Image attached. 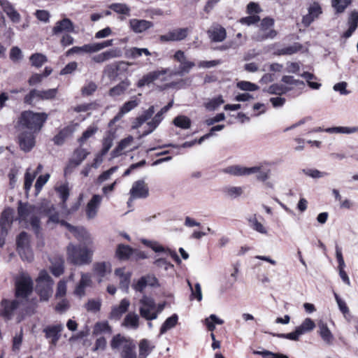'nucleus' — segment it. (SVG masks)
I'll return each instance as SVG.
<instances>
[{
  "mask_svg": "<svg viewBox=\"0 0 358 358\" xmlns=\"http://www.w3.org/2000/svg\"><path fill=\"white\" fill-rule=\"evenodd\" d=\"M74 236L80 242L79 245L70 243L66 248L68 259L75 265L89 264L92 261L95 250L93 240L89 232L83 227H76L66 222H62Z\"/></svg>",
  "mask_w": 358,
  "mask_h": 358,
  "instance_id": "nucleus-1",
  "label": "nucleus"
},
{
  "mask_svg": "<svg viewBox=\"0 0 358 358\" xmlns=\"http://www.w3.org/2000/svg\"><path fill=\"white\" fill-rule=\"evenodd\" d=\"M17 213L20 222H24L25 224H30L36 234L40 231V220L38 217L39 209L38 207L20 202L17 208Z\"/></svg>",
  "mask_w": 358,
  "mask_h": 358,
  "instance_id": "nucleus-2",
  "label": "nucleus"
},
{
  "mask_svg": "<svg viewBox=\"0 0 358 358\" xmlns=\"http://www.w3.org/2000/svg\"><path fill=\"white\" fill-rule=\"evenodd\" d=\"M47 118L48 115L45 113H34L31 110H25L21 113L18 124L36 132L41 130Z\"/></svg>",
  "mask_w": 358,
  "mask_h": 358,
  "instance_id": "nucleus-3",
  "label": "nucleus"
},
{
  "mask_svg": "<svg viewBox=\"0 0 358 358\" xmlns=\"http://www.w3.org/2000/svg\"><path fill=\"white\" fill-rule=\"evenodd\" d=\"M26 306V303L17 298L13 300L3 299L1 302L0 315L7 320H10L15 315L20 317Z\"/></svg>",
  "mask_w": 358,
  "mask_h": 358,
  "instance_id": "nucleus-4",
  "label": "nucleus"
},
{
  "mask_svg": "<svg viewBox=\"0 0 358 358\" xmlns=\"http://www.w3.org/2000/svg\"><path fill=\"white\" fill-rule=\"evenodd\" d=\"M33 290V282L27 274L22 273L15 279V298L27 304L28 297Z\"/></svg>",
  "mask_w": 358,
  "mask_h": 358,
  "instance_id": "nucleus-5",
  "label": "nucleus"
},
{
  "mask_svg": "<svg viewBox=\"0 0 358 358\" xmlns=\"http://www.w3.org/2000/svg\"><path fill=\"white\" fill-rule=\"evenodd\" d=\"M273 19L269 17L263 19L257 31L252 35V39L256 41H263L275 38L277 32L273 29Z\"/></svg>",
  "mask_w": 358,
  "mask_h": 358,
  "instance_id": "nucleus-6",
  "label": "nucleus"
},
{
  "mask_svg": "<svg viewBox=\"0 0 358 358\" xmlns=\"http://www.w3.org/2000/svg\"><path fill=\"white\" fill-rule=\"evenodd\" d=\"M173 59L179 63V66L172 73L173 75L183 76L188 74L195 66V63L189 60L185 52L180 50H177L175 52Z\"/></svg>",
  "mask_w": 358,
  "mask_h": 358,
  "instance_id": "nucleus-7",
  "label": "nucleus"
},
{
  "mask_svg": "<svg viewBox=\"0 0 358 358\" xmlns=\"http://www.w3.org/2000/svg\"><path fill=\"white\" fill-rule=\"evenodd\" d=\"M140 304L139 312L142 317L149 321L157 318L158 312H156V304L151 297L144 295L140 300Z\"/></svg>",
  "mask_w": 358,
  "mask_h": 358,
  "instance_id": "nucleus-8",
  "label": "nucleus"
},
{
  "mask_svg": "<svg viewBox=\"0 0 358 358\" xmlns=\"http://www.w3.org/2000/svg\"><path fill=\"white\" fill-rule=\"evenodd\" d=\"M13 210L10 208L5 209L1 214L0 217V247H2L5 243V237L7 235L8 228L13 222Z\"/></svg>",
  "mask_w": 358,
  "mask_h": 358,
  "instance_id": "nucleus-9",
  "label": "nucleus"
},
{
  "mask_svg": "<svg viewBox=\"0 0 358 358\" xmlns=\"http://www.w3.org/2000/svg\"><path fill=\"white\" fill-rule=\"evenodd\" d=\"M129 194L130 198L128 201V204L134 199L146 198L149 194L148 187L144 180H140L136 181L132 185Z\"/></svg>",
  "mask_w": 358,
  "mask_h": 358,
  "instance_id": "nucleus-10",
  "label": "nucleus"
},
{
  "mask_svg": "<svg viewBox=\"0 0 358 358\" xmlns=\"http://www.w3.org/2000/svg\"><path fill=\"white\" fill-rule=\"evenodd\" d=\"M34 131H22L18 135V143L20 149L28 152L35 146L36 140Z\"/></svg>",
  "mask_w": 358,
  "mask_h": 358,
  "instance_id": "nucleus-11",
  "label": "nucleus"
},
{
  "mask_svg": "<svg viewBox=\"0 0 358 358\" xmlns=\"http://www.w3.org/2000/svg\"><path fill=\"white\" fill-rule=\"evenodd\" d=\"M257 168L247 167L239 164L229 166L223 169V173L233 176H249L255 173Z\"/></svg>",
  "mask_w": 358,
  "mask_h": 358,
  "instance_id": "nucleus-12",
  "label": "nucleus"
},
{
  "mask_svg": "<svg viewBox=\"0 0 358 358\" xmlns=\"http://www.w3.org/2000/svg\"><path fill=\"white\" fill-rule=\"evenodd\" d=\"M188 28H178L161 35L159 39L162 42L179 41L185 39L189 34Z\"/></svg>",
  "mask_w": 358,
  "mask_h": 358,
  "instance_id": "nucleus-13",
  "label": "nucleus"
},
{
  "mask_svg": "<svg viewBox=\"0 0 358 358\" xmlns=\"http://www.w3.org/2000/svg\"><path fill=\"white\" fill-rule=\"evenodd\" d=\"M102 199V196L94 194L87 202L85 207V214L87 219L92 220L96 217Z\"/></svg>",
  "mask_w": 358,
  "mask_h": 358,
  "instance_id": "nucleus-14",
  "label": "nucleus"
},
{
  "mask_svg": "<svg viewBox=\"0 0 358 358\" xmlns=\"http://www.w3.org/2000/svg\"><path fill=\"white\" fill-rule=\"evenodd\" d=\"M63 324H56L45 327L43 331L45 333V338L47 339H50V343L52 345H56L59 339L60 338L61 332L63 331Z\"/></svg>",
  "mask_w": 358,
  "mask_h": 358,
  "instance_id": "nucleus-15",
  "label": "nucleus"
},
{
  "mask_svg": "<svg viewBox=\"0 0 358 358\" xmlns=\"http://www.w3.org/2000/svg\"><path fill=\"white\" fill-rule=\"evenodd\" d=\"M129 306L130 301L129 299L126 298L122 299L118 305L112 306L108 318L114 321L120 320L123 314L127 312Z\"/></svg>",
  "mask_w": 358,
  "mask_h": 358,
  "instance_id": "nucleus-16",
  "label": "nucleus"
},
{
  "mask_svg": "<svg viewBox=\"0 0 358 358\" xmlns=\"http://www.w3.org/2000/svg\"><path fill=\"white\" fill-rule=\"evenodd\" d=\"M133 142L134 137L131 136H128L127 137L122 139L117 146L112 151V157L115 158L119 157L126 152L136 149L138 146L131 148Z\"/></svg>",
  "mask_w": 358,
  "mask_h": 358,
  "instance_id": "nucleus-17",
  "label": "nucleus"
},
{
  "mask_svg": "<svg viewBox=\"0 0 358 358\" xmlns=\"http://www.w3.org/2000/svg\"><path fill=\"white\" fill-rule=\"evenodd\" d=\"M208 34L214 42H222L227 37L226 29L219 24H213L208 29Z\"/></svg>",
  "mask_w": 358,
  "mask_h": 358,
  "instance_id": "nucleus-18",
  "label": "nucleus"
},
{
  "mask_svg": "<svg viewBox=\"0 0 358 358\" xmlns=\"http://www.w3.org/2000/svg\"><path fill=\"white\" fill-rule=\"evenodd\" d=\"M130 29L136 34H141L153 27L150 21L139 19H131L129 22Z\"/></svg>",
  "mask_w": 358,
  "mask_h": 358,
  "instance_id": "nucleus-19",
  "label": "nucleus"
},
{
  "mask_svg": "<svg viewBox=\"0 0 358 358\" xmlns=\"http://www.w3.org/2000/svg\"><path fill=\"white\" fill-rule=\"evenodd\" d=\"M133 346L134 345L129 339L120 334L114 336L110 341V347L113 350L122 348V350H127Z\"/></svg>",
  "mask_w": 358,
  "mask_h": 358,
  "instance_id": "nucleus-20",
  "label": "nucleus"
},
{
  "mask_svg": "<svg viewBox=\"0 0 358 358\" xmlns=\"http://www.w3.org/2000/svg\"><path fill=\"white\" fill-rule=\"evenodd\" d=\"M62 32H74V25L69 18H64L57 22L52 28V33L54 34H59Z\"/></svg>",
  "mask_w": 358,
  "mask_h": 358,
  "instance_id": "nucleus-21",
  "label": "nucleus"
},
{
  "mask_svg": "<svg viewBox=\"0 0 358 358\" xmlns=\"http://www.w3.org/2000/svg\"><path fill=\"white\" fill-rule=\"evenodd\" d=\"M348 29L343 34V37L345 38H350L355 31L358 27V11L356 10H352L348 18L347 22Z\"/></svg>",
  "mask_w": 358,
  "mask_h": 358,
  "instance_id": "nucleus-22",
  "label": "nucleus"
},
{
  "mask_svg": "<svg viewBox=\"0 0 358 358\" xmlns=\"http://www.w3.org/2000/svg\"><path fill=\"white\" fill-rule=\"evenodd\" d=\"M91 284V275L90 273H82L81 278L75 289L74 294L79 297L84 296L85 294V288L90 287Z\"/></svg>",
  "mask_w": 358,
  "mask_h": 358,
  "instance_id": "nucleus-23",
  "label": "nucleus"
},
{
  "mask_svg": "<svg viewBox=\"0 0 358 358\" xmlns=\"http://www.w3.org/2000/svg\"><path fill=\"white\" fill-rule=\"evenodd\" d=\"M167 111L164 110V107L153 117V118L147 122L148 129L143 131L141 137L145 136L152 133L163 120V115Z\"/></svg>",
  "mask_w": 358,
  "mask_h": 358,
  "instance_id": "nucleus-24",
  "label": "nucleus"
},
{
  "mask_svg": "<svg viewBox=\"0 0 358 358\" xmlns=\"http://www.w3.org/2000/svg\"><path fill=\"white\" fill-rule=\"evenodd\" d=\"M78 126V124L75 123L64 127L54 137V143L57 145H62L64 140L75 131Z\"/></svg>",
  "mask_w": 358,
  "mask_h": 358,
  "instance_id": "nucleus-25",
  "label": "nucleus"
},
{
  "mask_svg": "<svg viewBox=\"0 0 358 358\" xmlns=\"http://www.w3.org/2000/svg\"><path fill=\"white\" fill-rule=\"evenodd\" d=\"M93 267L94 273L100 278L99 282L112 271L111 264L108 262H96Z\"/></svg>",
  "mask_w": 358,
  "mask_h": 358,
  "instance_id": "nucleus-26",
  "label": "nucleus"
},
{
  "mask_svg": "<svg viewBox=\"0 0 358 358\" xmlns=\"http://www.w3.org/2000/svg\"><path fill=\"white\" fill-rule=\"evenodd\" d=\"M318 334L326 344L331 345L333 343L334 337L327 323L322 321L318 322Z\"/></svg>",
  "mask_w": 358,
  "mask_h": 358,
  "instance_id": "nucleus-27",
  "label": "nucleus"
},
{
  "mask_svg": "<svg viewBox=\"0 0 358 358\" xmlns=\"http://www.w3.org/2000/svg\"><path fill=\"white\" fill-rule=\"evenodd\" d=\"M168 69H162L161 71H155L152 72H150L144 76L141 79H140L138 82V87H141L145 85H149L150 83H152L154 80L158 79L160 76L164 75L167 73Z\"/></svg>",
  "mask_w": 358,
  "mask_h": 358,
  "instance_id": "nucleus-28",
  "label": "nucleus"
},
{
  "mask_svg": "<svg viewBox=\"0 0 358 358\" xmlns=\"http://www.w3.org/2000/svg\"><path fill=\"white\" fill-rule=\"evenodd\" d=\"M43 213L48 217V223L57 224L60 223L62 226L66 227L65 224H62L64 220H60L59 213L56 211L55 208L52 204H48L43 209Z\"/></svg>",
  "mask_w": 358,
  "mask_h": 358,
  "instance_id": "nucleus-29",
  "label": "nucleus"
},
{
  "mask_svg": "<svg viewBox=\"0 0 358 358\" xmlns=\"http://www.w3.org/2000/svg\"><path fill=\"white\" fill-rule=\"evenodd\" d=\"M0 5L3 11L13 22H18L20 21V14L15 10L13 5L8 1L0 0Z\"/></svg>",
  "mask_w": 358,
  "mask_h": 358,
  "instance_id": "nucleus-30",
  "label": "nucleus"
},
{
  "mask_svg": "<svg viewBox=\"0 0 358 358\" xmlns=\"http://www.w3.org/2000/svg\"><path fill=\"white\" fill-rule=\"evenodd\" d=\"M122 326L131 329H137L139 327V316L134 312H130L126 315Z\"/></svg>",
  "mask_w": 358,
  "mask_h": 358,
  "instance_id": "nucleus-31",
  "label": "nucleus"
},
{
  "mask_svg": "<svg viewBox=\"0 0 358 358\" xmlns=\"http://www.w3.org/2000/svg\"><path fill=\"white\" fill-rule=\"evenodd\" d=\"M155 113V108L151 106L148 110H145L143 114L137 117L133 122L132 128L138 129L141 127L145 122L151 118Z\"/></svg>",
  "mask_w": 358,
  "mask_h": 358,
  "instance_id": "nucleus-32",
  "label": "nucleus"
},
{
  "mask_svg": "<svg viewBox=\"0 0 358 358\" xmlns=\"http://www.w3.org/2000/svg\"><path fill=\"white\" fill-rule=\"evenodd\" d=\"M90 152L84 148H78L74 151L73 158L71 159L69 165L74 167L80 165L87 157Z\"/></svg>",
  "mask_w": 358,
  "mask_h": 358,
  "instance_id": "nucleus-33",
  "label": "nucleus"
},
{
  "mask_svg": "<svg viewBox=\"0 0 358 358\" xmlns=\"http://www.w3.org/2000/svg\"><path fill=\"white\" fill-rule=\"evenodd\" d=\"M52 285L50 284L37 283L36 291L41 301H48L52 294Z\"/></svg>",
  "mask_w": 358,
  "mask_h": 358,
  "instance_id": "nucleus-34",
  "label": "nucleus"
},
{
  "mask_svg": "<svg viewBox=\"0 0 358 358\" xmlns=\"http://www.w3.org/2000/svg\"><path fill=\"white\" fill-rule=\"evenodd\" d=\"M130 83L129 80H125L122 82H120L119 84L115 85V87H112L109 90V95L112 97H116L118 96H120L124 93V92L127 90V88L129 87Z\"/></svg>",
  "mask_w": 358,
  "mask_h": 358,
  "instance_id": "nucleus-35",
  "label": "nucleus"
},
{
  "mask_svg": "<svg viewBox=\"0 0 358 358\" xmlns=\"http://www.w3.org/2000/svg\"><path fill=\"white\" fill-rule=\"evenodd\" d=\"M139 103L140 101L136 97H134L130 101L125 102L120 108L116 118L121 117L126 113L130 112L131 110L135 108L139 104Z\"/></svg>",
  "mask_w": 358,
  "mask_h": 358,
  "instance_id": "nucleus-36",
  "label": "nucleus"
},
{
  "mask_svg": "<svg viewBox=\"0 0 358 358\" xmlns=\"http://www.w3.org/2000/svg\"><path fill=\"white\" fill-rule=\"evenodd\" d=\"M324 131L330 134H350L358 132V127H334L324 129Z\"/></svg>",
  "mask_w": 358,
  "mask_h": 358,
  "instance_id": "nucleus-37",
  "label": "nucleus"
},
{
  "mask_svg": "<svg viewBox=\"0 0 358 358\" xmlns=\"http://www.w3.org/2000/svg\"><path fill=\"white\" fill-rule=\"evenodd\" d=\"M178 316L177 314H173L168 317L160 328V335L165 334L169 329L173 328L178 323Z\"/></svg>",
  "mask_w": 358,
  "mask_h": 358,
  "instance_id": "nucleus-38",
  "label": "nucleus"
},
{
  "mask_svg": "<svg viewBox=\"0 0 358 358\" xmlns=\"http://www.w3.org/2000/svg\"><path fill=\"white\" fill-rule=\"evenodd\" d=\"M57 192L59 194V198L62 200V208H66V201L69 196V189L67 184H62L56 188Z\"/></svg>",
  "mask_w": 358,
  "mask_h": 358,
  "instance_id": "nucleus-39",
  "label": "nucleus"
},
{
  "mask_svg": "<svg viewBox=\"0 0 358 358\" xmlns=\"http://www.w3.org/2000/svg\"><path fill=\"white\" fill-rule=\"evenodd\" d=\"M252 168H257L258 170L255 174H257V180L261 182H266L269 179L271 176V170L269 169H265L264 168V164H259V165L254 166Z\"/></svg>",
  "mask_w": 358,
  "mask_h": 358,
  "instance_id": "nucleus-40",
  "label": "nucleus"
},
{
  "mask_svg": "<svg viewBox=\"0 0 358 358\" xmlns=\"http://www.w3.org/2000/svg\"><path fill=\"white\" fill-rule=\"evenodd\" d=\"M132 254V249L129 245L120 244L116 250V256L121 260H125Z\"/></svg>",
  "mask_w": 358,
  "mask_h": 358,
  "instance_id": "nucleus-41",
  "label": "nucleus"
},
{
  "mask_svg": "<svg viewBox=\"0 0 358 358\" xmlns=\"http://www.w3.org/2000/svg\"><path fill=\"white\" fill-rule=\"evenodd\" d=\"M315 327V322L310 318H306L303 322L297 327V329L300 336L311 331Z\"/></svg>",
  "mask_w": 358,
  "mask_h": 358,
  "instance_id": "nucleus-42",
  "label": "nucleus"
},
{
  "mask_svg": "<svg viewBox=\"0 0 358 358\" xmlns=\"http://www.w3.org/2000/svg\"><path fill=\"white\" fill-rule=\"evenodd\" d=\"M248 221L249 222L250 227L255 231L263 234H266L267 233V230L264 227V225L258 222L256 217V215L248 217Z\"/></svg>",
  "mask_w": 358,
  "mask_h": 358,
  "instance_id": "nucleus-43",
  "label": "nucleus"
},
{
  "mask_svg": "<svg viewBox=\"0 0 358 358\" xmlns=\"http://www.w3.org/2000/svg\"><path fill=\"white\" fill-rule=\"evenodd\" d=\"M153 347L150 345V342L146 339H143L139 343V358H146L151 352Z\"/></svg>",
  "mask_w": 358,
  "mask_h": 358,
  "instance_id": "nucleus-44",
  "label": "nucleus"
},
{
  "mask_svg": "<svg viewBox=\"0 0 358 358\" xmlns=\"http://www.w3.org/2000/svg\"><path fill=\"white\" fill-rule=\"evenodd\" d=\"M173 124L182 129H187L191 127V120L187 116L178 115L174 118Z\"/></svg>",
  "mask_w": 358,
  "mask_h": 358,
  "instance_id": "nucleus-45",
  "label": "nucleus"
},
{
  "mask_svg": "<svg viewBox=\"0 0 358 358\" xmlns=\"http://www.w3.org/2000/svg\"><path fill=\"white\" fill-rule=\"evenodd\" d=\"M224 102L222 96L213 98L204 103L205 108L210 111L215 110Z\"/></svg>",
  "mask_w": 358,
  "mask_h": 358,
  "instance_id": "nucleus-46",
  "label": "nucleus"
},
{
  "mask_svg": "<svg viewBox=\"0 0 358 358\" xmlns=\"http://www.w3.org/2000/svg\"><path fill=\"white\" fill-rule=\"evenodd\" d=\"M17 250L26 248L30 247L29 245V237L27 233L22 231L17 238Z\"/></svg>",
  "mask_w": 358,
  "mask_h": 358,
  "instance_id": "nucleus-47",
  "label": "nucleus"
},
{
  "mask_svg": "<svg viewBox=\"0 0 358 358\" xmlns=\"http://www.w3.org/2000/svg\"><path fill=\"white\" fill-rule=\"evenodd\" d=\"M111 332L112 329L106 321L96 323L93 330V333L96 335L102 333L110 334Z\"/></svg>",
  "mask_w": 358,
  "mask_h": 358,
  "instance_id": "nucleus-48",
  "label": "nucleus"
},
{
  "mask_svg": "<svg viewBox=\"0 0 358 358\" xmlns=\"http://www.w3.org/2000/svg\"><path fill=\"white\" fill-rule=\"evenodd\" d=\"M334 296L335 300L336 301V303L338 305L339 310L342 313L344 317L347 318V316L350 314V310H349V308L348 307L345 301L343 299H342L339 296V295L336 292H334Z\"/></svg>",
  "mask_w": 358,
  "mask_h": 358,
  "instance_id": "nucleus-49",
  "label": "nucleus"
},
{
  "mask_svg": "<svg viewBox=\"0 0 358 358\" xmlns=\"http://www.w3.org/2000/svg\"><path fill=\"white\" fill-rule=\"evenodd\" d=\"M352 0H332V6L336 13H343L345 8L350 5Z\"/></svg>",
  "mask_w": 358,
  "mask_h": 358,
  "instance_id": "nucleus-50",
  "label": "nucleus"
},
{
  "mask_svg": "<svg viewBox=\"0 0 358 358\" xmlns=\"http://www.w3.org/2000/svg\"><path fill=\"white\" fill-rule=\"evenodd\" d=\"M41 90H32L24 96V101L26 103L31 104L34 101L41 100Z\"/></svg>",
  "mask_w": 358,
  "mask_h": 358,
  "instance_id": "nucleus-51",
  "label": "nucleus"
},
{
  "mask_svg": "<svg viewBox=\"0 0 358 358\" xmlns=\"http://www.w3.org/2000/svg\"><path fill=\"white\" fill-rule=\"evenodd\" d=\"M114 136L112 133H108L103 139L102 142V149L101 152L103 154H106L108 150L110 149L113 144Z\"/></svg>",
  "mask_w": 358,
  "mask_h": 358,
  "instance_id": "nucleus-52",
  "label": "nucleus"
},
{
  "mask_svg": "<svg viewBox=\"0 0 358 358\" xmlns=\"http://www.w3.org/2000/svg\"><path fill=\"white\" fill-rule=\"evenodd\" d=\"M101 306L100 299H90L85 305V309L88 312L96 313L99 311Z\"/></svg>",
  "mask_w": 358,
  "mask_h": 358,
  "instance_id": "nucleus-53",
  "label": "nucleus"
},
{
  "mask_svg": "<svg viewBox=\"0 0 358 358\" xmlns=\"http://www.w3.org/2000/svg\"><path fill=\"white\" fill-rule=\"evenodd\" d=\"M30 61L32 66L38 68L47 62V57L41 53H35L30 57Z\"/></svg>",
  "mask_w": 358,
  "mask_h": 358,
  "instance_id": "nucleus-54",
  "label": "nucleus"
},
{
  "mask_svg": "<svg viewBox=\"0 0 358 358\" xmlns=\"http://www.w3.org/2000/svg\"><path fill=\"white\" fill-rule=\"evenodd\" d=\"M302 171L306 176L315 179L321 178L329 175L327 172H322L315 169H303Z\"/></svg>",
  "mask_w": 358,
  "mask_h": 358,
  "instance_id": "nucleus-55",
  "label": "nucleus"
},
{
  "mask_svg": "<svg viewBox=\"0 0 358 358\" xmlns=\"http://www.w3.org/2000/svg\"><path fill=\"white\" fill-rule=\"evenodd\" d=\"M237 87L246 92H253L259 89V87L252 83L248 81H240L237 83Z\"/></svg>",
  "mask_w": 358,
  "mask_h": 358,
  "instance_id": "nucleus-56",
  "label": "nucleus"
},
{
  "mask_svg": "<svg viewBox=\"0 0 358 358\" xmlns=\"http://www.w3.org/2000/svg\"><path fill=\"white\" fill-rule=\"evenodd\" d=\"M225 192L228 196L232 199H235L240 196L243 194V189L241 187L231 186L227 187Z\"/></svg>",
  "mask_w": 358,
  "mask_h": 358,
  "instance_id": "nucleus-57",
  "label": "nucleus"
},
{
  "mask_svg": "<svg viewBox=\"0 0 358 358\" xmlns=\"http://www.w3.org/2000/svg\"><path fill=\"white\" fill-rule=\"evenodd\" d=\"M110 8L117 13L129 15L130 8L124 3H113Z\"/></svg>",
  "mask_w": 358,
  "mask_h": 358,
  "instance_id": "nucleus-58",
  "label": "nucleus"
},
{
  "mask_svg": "<svg viewBox=\"0 0 358 358\" xmlns=\"http://www.w3.org/2000/svg\"><path fill=\"white\" fill-rule=\"evenodd\" d=\"M288 90L289 89L282 85L273 84L268 88L267 92L269 94H282L287 92Z\"/></svg>",
  "mask_w": 358,
  "mask_h": 358,
  "instance_id": "nucleus-59",
  "label": "nucleus"
},
{
  "mask_svg": "<svg viewBox=\"0 0 358 358\" xmlns=\"http://www.w3.org/2000/svg\"><path fill=\"white\" fill-rule=\"evenodd\" d=\"M142 243L152 249L155 252H165V248L160 245L159 243L156 241H149V240H143Z\"/></svg>",
  "mask_w": 358,
  "mask_h": 358,
  "instance_id": "nucleus-60",
  "label": "nucleus"
},
{
  "mask_svg": "<svg viewBox=\"0 0 358 358\" xmlns=\"http://www.w3.org/2000/svg\"><path fill=\"white\" fill-rule=\"evenodd\" d=\"M50 178V174L47 173L45 175L40 176L35 183V189L36 194H38L41 190L44 185L48 181Z\"/></svg>",
  "mask_w": 358,
  "mask_h": 358,
  "instance_id": "nucleus-61",
  "label": "nucleus"
},
{
  "mask_svg": "<svg viewBox=\"0 0 358 358\" xmlns=\"http://www.w3.org/2000/svg\"><path fill=\"white\" fill-rule=\"evenodd\" d=\"M17 252L23 260L31 262L34 259V255L30 247L19 249Z\"/></svg>",
  "mask_w": 358,
  "mask_h": 358,
  "instance_id": "nucleus-62",
  "label": "nucleus"
},
{
  "mask_svg": "<svg viewBox=\"0 0 358 358\" xmlns=\"http://www.w3.org/2000/svg\"><path fill=\"white\" fill-rule=\"evenodd\" d=\"M117 166H113L108 170L103 172L97 178V182L99 183H102L104 181L108 180L110 176L117 170Z\"/></svg>",
  "mask_w": 358,
  "mask_h": 358,
  "instance_id": "nucleus-63",
  "label": "nucleus"
},
{
  "mask_svg": "<svg viewBox=\"0 0 358 358\" xmlns=\"http://www.w3.org/2000/svg\"><path fill=\"white\" fill-rule=\"evenodd\" d=\"M103 52H104L106 61L113 59V58L120 57L122 55V50L118 48H113V49L108 50L107 51H105Z\"/></svg>",
  "mask_w": 358,
  "mask_h": 358,
  "instance_id": "nucleus-64",
  "label": "nucleus"
}]
</instances>
